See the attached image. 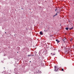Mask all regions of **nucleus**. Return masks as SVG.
I'll return each instance as SVG.
<instances>
[{
	"instance_id": "nucleus-14",
	"label": "nucleus",
	"mask_w": 74,
	"mask_h": 74,
	"mask_svg": "<svg viewBox=\"0 0 74 74\" xmlns=\"http://www.w3.org/2000/svg\"><path fill=\"white\" fill-rule=\"evenodd\" d=\"M30 62H31V61H30Z\"/></svg>"
},
{
	"instance_id": "nucleus-7",
	"label": "nucleus",
	"mask_w": 74,
	"mask_h": 74,
	"mask_svg": "<svg viewBox=\"0 0 74 74\" xmlns=\"http://www.w3.org/2000/svg\"><path fill=\"white\" fill-rule=\"evenodd\" d=\"M66 30H69V28L68 27H67V28H66Z\"/></svg>"
},
{
	"instance_id": "nucleus-11",
	"label": "nucleus",
	"mask_w": 74,
	"mask_h": 74,
	"mask_svg": "<svg viewBox=\"0 0 74 74\" xmlns=\"http://www.w3.org/2000/svg\"><path fill=\"white\" fill-rule=\"evenodd\" d=\"M65 39H66V38H64V40H65Z\"/></svg>"
},
{
	"instance_id": "nucleus-6",
	"label": "nucleus",
	"mask_w": 74,
	"mask_h": 74,
	"mask_svg": "<svg viewBox=\"0 0 74 74\" xmlns=\"http://www.w3.org/2000/svg\"><path fill=\"white\" fill-rule=\"evenodd\" d=\"M72 40H73V38H71V39L70 40L71 41H72Z\"/></svg>"
},
{
	"instance_id": "nucleus-3",
	"label": "nucleus",
	"mask_w": 74,
	"mask_h": 74,
	"mask_svg": "<svg viewBox=\"0 0 74 74\" xmlns=\"http://www.w3.org/2000/svg\"><path fill=\"white\" fill-rule=\"evenodd\" d=\"M56 41H57V42H60V41L58 39H56Z\"/></svg>"
},
{
	"instance_id": "nucleus-10",
	"label": "nucleus",
	"mask_w": 74,
	"mask_h": 74,
	"mask_svg": "<svg viewBox=\"0 0 74 74\" xmlns=\"http://www.w3.org/2000/svg\"><path fill=\"white\" fill-rule=\"evenodd\" d=\"M31 56V55H28V56Z\"/></svg>"
},
{
	"instance_id": "nucleus-12",
	"label": "nucleus",
	"mask_w": 74,
	"mask_h": 74,
	"mask_svg": "<svg viewBox=\"0 0 74 74\" xmlns=\"http://www.w3.org/2000/svg\"><path fill=\"white\" fill-rule=\"evenodd\" d=\"M17 48H19V47H18Z\"/></svg>"
},
{
	"instance_id": "nucleus-15",
	"label": "nucleus",
	"mask_w": 74,
	"mask_h": 74,
	"mask_svg": "<svg viewBox=\"0 0 74 74\" xmlns=\"http://www.w3.org/2000/svg\"><path fill=\"white\" fill-rule=\"evenodd\" d=\"M17 53H18V52H17Z\"/></svg>"
},
{
	"instance_id": "nucleus-9",
	"label": "nucleus",
	"mask_w": 74,
	"mask_h": 74,
	"mask_svg": "<svg viewBox=\"0 0 74 74\" xmlns=\"http://www.w3.org/2000/svg\"><path fill=\"white\" fill-rule=\"evenodd\" d=\"M57 11V9H56L55 11Z\"/></svg>"
},
{
	"instance_id": "nucleus-4",
	"label": "nucleus",
	"mask_w": 74,
	"mask_h": 74,
	"mask_svg": "<svg viewBox=\"0 0 74 74\" xmlns=\"http://www.w3.org/2000/svg\"><path fill=\"white\" fill-rule=\"evenodd\" d=\"M73 29V27H72L71 28H70L69 30H71V29Z\"/></svg>"
},
{
	"instance_id": "nucleus-1",
	"label": "nucleus",
	"mask_w": 74,
	"mask_h": 74,
	"mask_svg": "<svg viewBox=\"0 0 74 74\" xmlns=\"http://www.w3.org/2000/svg\"><path fill=\"white\" fill-rule=\"evenodd\" d=\"M54 67L55 71H58V70H59V68H58V67H57L56 66H55Z\"/></svg>"
},
{
	"instance_id": "nucleus-13",
	"label": "nucleus",
	"mask_w": 74,
	"mask_h": 74,
	"mask_svg": "<svg viewBox=\"0 0 74 74\" xmlns=\"http://www.w3.org/2000/svg\"><path fill=\"white\" fill-rule=\"evenodd\" d=\"M5 33H6V32H5Z\"/></svg>"
},
{
	"instance_id": "nucleus-8",
	"label": "nucleus",
	"mask_w": 74,
	"mask_h": 74,
	"mask_svg": "<svg viewBox=\"0 0 74 74\" xmlns=\"http://www.w3.org/2000/svg\"><path fill=\"white\" fill-rule=\"evenodd\" d=\"M61 71H64V69H62L61 70Z\"/></svg>"
},
{
	"instance_id": "nucleus-2",
	"label": "nucleus",
	"mask_w": 74,
	"mask_h": 74,
	"mask_svg": "<svg viewBox=\"0 0 74 74\" xmlns=\"http://www.w3.org/2000/svg\"><path fill=\"white\" fill-rule=\"evenodd\" d=\"M40 35H43V33H42V32L41 31L40 32Z\"/></svg>"
},
{
	"instance_id": "nucleus-5",
	"label": "nucleus",
	"mask_w": 74,
	"mask_h": 74,
	"mask_svg": "<svg viewBox=\"0 0 74 74\" xmlns=\"http://www.w3.org/2000/svg\"><path fill=\"white\" fill-rule=\"evenodd\" d=\"M56 15H57V13H56L55 15H54L53 16V17H55V16H56Z\"/></svg>"
}]
</instances>
